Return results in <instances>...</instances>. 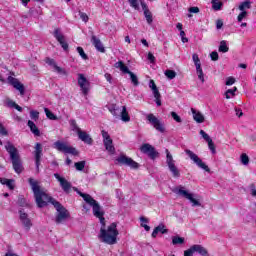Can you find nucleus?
Listing matches in <instances>:
<instances>
[{
	"mask_svg": "<svg viewBox=\"0 0 256 256\" xmlns=\"http://www.w3.org/2000/svg\"><path fill=\"white\" fill-rule=\"evenodd\" d=\"M157 107H161V93L153 94Z\"/></svg>",
	"mask_w": 256,
	"mask_h": 256,
	"instance_id": "nucleus-46",
	"label": "nucleus"
},
{
	"mask_svg": "<svg viewBox=\"0 0 256 256\" xmlns=\"http://www.w3.org/2000/svg\"><path fill=\"white\" fill-rule=\"evenodd\" d=\"M210 57H211L212 61H219V53H217L215 51L210 54Z\"/></svg>",
	"mask_w": 256,
	"mask_h": 256,
	"instance_id": "nucleus-52",
	"label": "nucleus"
},
{
	"mask_svg": "<svg viewBox=\"0 0 256 256\" xmlns=\"http://www.w3.org/2000/svg\"><path fill=\"white\" fill-rule=\"evenodd\" d=\"M0 135H7V130L3 127V124H0Z\"/></svg>",
	"mask_w": 256,
	"mask_h": 256,
	"instance_id": "nucleus-59",
	"label": "nucleus"
},
{
	"mask_svg": "<svg viewBox=\"0 0 256 256\" xmlns=\"http://www.w3.org/2000/svg\"><path fill=\"white\" fill-rule=\"evenodd\" d=\"M244 19H247V11H241V13L237 17L238 23H241Z\"/></svg>",
	"mask_w": 256,
	"mask_h": 256,
	"instance_id": "nucleus-43",
	"label": "nucleus"
},
{
	"mask_svg": "<svg viewBox=\"0 0 256 256\" xmlns=\"http://www.w3.org/2000/svg\"><path fill=\"white\" fill-rule=\"evenodd\" d=\"M164 75L167 77V79H175V77H177V72L174 70H166Z\"/></svg>",
	"mask_w": 256,
	"mask_h": 256,
	"instance_id": "nucleus-35",
	"label": "nucleus"
},
{
	"mask_svg": "<svg viewBox=\"0 0 256 256\" xmlns=\"http://www.w3.org/2000/svg\"><path fill=\"white\" fill-rule=\"evenodd\" d=\"M116 161L120 165H127L128 167H131V169H139V163L135 162L133 159L127 157L126 155L122 154L120 155Z\"/></svg>",
	"mask_w": 256,
	"mask_h": 256,
	"instance_id": "nucleus-15",
	"label": "nucleus"
},
{
	"mask_svg": "<svg viewBox=\"0 0 256 256\" xmlns=\"http://www.w3.org/2000/svg\"><path fill=\"white\" fill-rule=\"evenodd\" d=\"M166 163L173 177H176V178L181 177V172L179 171V168H177V166L175 165V160H173V155H171V152H169L168 149H166Z\"/></svg>",
	"mask_w": 256,
	"mask_h": 256,
	"instance_id": "nucleus-10",
	"label": "nucleus"
},
{
	"mask_svg": "<svg viewBox=\"0 0 256 256\" xmlns=\"http://www.w3.org/2000/svg\"><path fill=\"white\" fill-rule=\"evenodd\" d=\"M251 8V1L249 0H246L242 3H240L238 9L239 11H247V9H250Z\"/></svg>",
	"mask_w": 256,
	"mask_h": 256,
	"instance_id": "nucleus-30",
	"label": "nucleus"
},
{
	"mask_svg": "<svg viewBox=\"0 0 256 256\" xmlns=\"http://www.w3.org/2000/svg\"><path fill=\"white\" fill-rule=\"evenodd\" d=\"M223 7V2L220 0H212V8L214 11H221V8Z\"/></svg>",
	"mask_w": 256,
	"mask_h": 256,
	"instance_id": "nucleus-31",
	"label": "nucleus"
},
{
	"mask_svg": "<svg viewBox=\"0 0 256 256\" xmlns=\"http://www.w3.org/2000/svg\"><path fill=\"white\" fill-rule=\"evenodd\" d=\"M237 91V87H234L233 89H228L226 92H225V97L226 99H231L234 95H235V92Z\"/></svg>",
	"mask_w": 256,
	"mask_h": 256,
	"instance_id": "nucleus-38",
	"label": "nucleus"
},
{
	"mask_svg": "<svg viewBox=\"0 0 256 256\" xmlns=\"http://www.w3.org/2000/svg\"><path fill=\"white\" fill-rule=\"evenodd\" d=\"M78 193L80 197L83 198L84 201L87 202L88 205H90V207H92L94 217H97L100 220L101 225H105V217H103V215H105V212L103 211V209H101V206L99 205L97 200L93 199V197H91V195L89 194H84L81 192Z\"/></svg>",
	"mask_w": 256,
	"mask_h": 256,
	"instance_id": "nucleus-4",
	"label": "nucleus"
},
{
	"mask_svg": "<svg viewBox=\"0 0 256 256\" xmlns=\"http://www.w3.org/2000/svg\"><path fill=\"white\" fill-rule=\"evenodd\" d=\"M78 85L83 95L85 96L89 95V91H91V82L87 80L85 75L78 74Z\"/></svg>",
	"mask_w": 256,
	"mask_h": 256,
	"instance_id": "nucleus-13",
	"label": "nucleus"
},
{
	"mask_svg": "<svg viewBox=\"0 0 256 256\" xmlns=\"http://www.w3.org/2000/svg\"><path fill=\"white\" fill-rule=\"evenodd\" d=\"M173 193L178 195V197H182L183 199H187L192 203V207H201V202L195 198V194L191 193L189 190H186L185 186L179 185L173 188Z\"/></svg>",
	"mask_w": 256,
	"mask_h": 256,
	"instance_id": "nucleus-5",
	"label": "nucleus"
},
{
	"mask_svg": "<svg viewBox=\"0 0 256 256\" xmlns=\"http://www.w3.org/2000/svg\"><path fill=\"white\" fill-rule=\"evenodd\" d=\"M20 221L22 225L25 227L26 231H29L31 227H33V223L31 222V219H29V216L27 213H24L23 211H20Z\"/></svg>",
	"mask_w": 256,
	"mask_h": 256,
	"instance_id": "nucleus-21",
	"label": "nucleus"
},
{
	"mask_svg": "<svg viewBox=\"0 0 256 256\" xmlns=\"http://www.w3.org/2000/svg\"><path fill=\"white\" fill-rule=\"evenodd\" d=\"M148 60L151 61V63L155 62V56L153 55V53L151 52L148 53Z\"/></svg>",
	"mask_w": 256,
	"mask_h": 256,
	"instance_id": "nucleus-60",
	"label": "nucleus"
},
{
	"mask_svg": "<svg viewBox=\"0 0 256 256\" xmlns=\"http://www.w3.org/2000/svg\"><path fill=\"white\" fill-rule=\"evenodd\" d=\"M120 117H121V121H124V123H129L131 121V117L129 116V112H127L126 106L122 107Z\"/></svg>",
	"mask_w": 256,
	"mask_h": 256,
	"instance_id": "nucleus-27",
	"label": "nucleus"
},
{
	"mask_svg": "<svg viewBox=\"0 0 256 256\" xmlns=\"http://www.w3.org/2000/svg\"><path fill=\"white\" fill-rule=\"evenodd\" d=\"M78 135V139H80V141H83V143H86V145H93V138H91V136L83 130H80Z\"/></svg>",
	"mask_w": 256,
	"mask_h": 256,
	"instance_id": "nucleus-22",
	"label": "nucleus"
},
{
	"mask_svg": "<svg viewBox=\"0 0 256 256\" xmlns=\"http://www.w3.org/2000/svg\"><path fill=\"white\" fill-rule=\"evenodd\" d=\"M191 113L196 123H205V116H203L200 111H197L195 108H191Z\"/></svg>",
	"mask_w": 256,
	"mask_h": 256,
	"instance_id": "nucleus-25",
	"label": "nucleus"
},
{
	"mask_svg": "<svg viewBox=\"0 0 256 256\" xmlns=\"http://www.w3.org/2000/svg\"><path fill=\"white\" fill-rule=\"evenodd\" d=\"M101 133L106 151H108L110 155H115V146L113 145V139H111V135H109V132L105 130H102Z\"/></svg>",
	"mask_w": 256,
	"mask_h": 256,
	"instance_id": "nucleus-11",
	"label": "nucleus"
},
{
	"mask_svg": "<svg viewBox=\"0 0 256 256\" xmlns=\"http://www.w3.org/2000/svg\"><path fill=\"white\" fill-rule=\"evenodd\" d=\"M44 113L46 114V117L51 121H57V116L53 114V112H51L48 108H44Z\"/></svg>",
	"mask_w": 256,
	"mask_h": 256,
	"instance_id": "nucleus-33",
	"label": "nucleus"
},
{
	"mask_svg": "<svg viewBox=\"0 0 256 256\" xmlns=\"http://www.w3.org/2000/svg\"><path fill=\"white\" fill-rule=\"evenodd\" d=\"M207 143L210 151L215 155V153H217V151L215 150V143H213V140H210Z\"/></svg>",
	"mask_w": 256,
	"mask_h": 256,
	"instance_id": "nucleus-47",
	"label": "nucleus"
},
{
	"mask_svg": "<svg viewBox=\"0 0 256 256\" xmlns=\"http://www.w3.org/2000/svg\"><path fill=\"white\" fill-rule=\"evenodd\" d=\"M200 135L207 143L212 140L211 136H209V134H207L205 130H200Z\"/></svg>",
	"mask_w": 256,
	"mask_h": 256,
	"instance_id": "nucleus-40",
	"label": "nucleus"
},
{
	"mask_svg": "<svg viewBox=\"0 0 256 256\" xmlns=\"http://www.w3.org/2000/svg\"><path fill=\"white\" fill-rule=\"evenodd\" d=\"M251 196L252 197H256V189H255V187L251 188Z\"/></svg>",
	"mask_w": 256,
	"mask_h": 256,
	"instance_id": "nucleus-64",
	"label": "nucleus"
},
{
	"mask_svg": "<svg viewBox=\"0 0 256 256\" xmlns=\"http://www.w3.org/2000/svg\"><path fill=\"white\" fill-rule=\"evenodd\" d=\"M7 81L9 83V85H12V87H14V89H16L17 91H19L20 95L23 97L25 95V86L23 85V83H21L19 81V79L13 77V76H9L7 78Z\"/></svg>",
	"mask_w": 256,
	"mask_h": 256,
	"instance_id": "nucleus-16",
	"label": "nucleus"
},
{
	"mask_svg": "<svg viewBox=\"0 0 256 256\" xmlns=\"http://www.w3.org/2000/svg\"><path fill=\"white\" fill-rule=\"evenodd\" d=\"M159 233H162V235H165L167 233V229H165V225L160 224L158 225L152 232V237H157Z\"/></svg>",
	"mask_w": 256,
	"mask_h": 256,
	"instance_id": "nucleus-28",
	"label": "nucleus"
},
{
	"mask_svg": "<svg viewBox=\"0 0 256 256\" xmlns=\"http://www.w3.org/2000/svg\"><path fill=\"white\" fill-rule=\"evenodd\" d=\"M191 248L192 251H194V253H198V255L209 256V251H207V248L203 247L202 245L195 244L192 245Z\"/></svg>",
	"mask_w": 256,
	"mask_h": 256,
	"instance_id": "nucleus-24",
	"label": "nucleus"
},
{
	"mask_svg": "<svg viewBox=\"0 0 256 256\" xmlns=\"http://www.w3.org/2000/svg\"><path fill=\"white\" fill-rule=\"evenodd\" d=\"M114 67L116 69H120L122 73H127L128 75H130L131 83L134 85V87H137L139 85V78H137V75H135V73L129 70V67H127L125 63H123V61L116 62L114 64Z\"/></svg>",
	"mask_w": 256,
	"mask_h": 256,
	"instance_id": "nucleus-8",
	"label": "nucleus"
},
{
	"mask_svg": "<svg viewBox=\"0 0 256 256\" xmlns=\"http://www.w3.org/2000/svg\"><path fill=\"white\" fill-rule=\"evenodd\" d=\"M172 243L174 245H183V243H185V238L179 237V236H174V237H172Z\"/></svg>",
	"mask_w": 256,
	"mask_h": 256,
	"instance_id": "nucleus-34",
	"label": "nucleus"
},
{
	"mask_svg": "<svg viewBox=\"0 0 256 256\" xmlns=\"http://www.w3.org/2000/svg\"><path fill=\"white\" fill-rule=\"evenodd\" d=\"M34 149L36 171L37 173H39V165H41V157H43V146L41 145V143H36Z\"/></svg>",
	"mask_w": 256,
	"mask_h": 256,
	"instance_id": "nucleus-17",
	"label": "nucleus"
},
{
	"mask_svg": "<svg viewBox=\"0 0 256 256\" xmlns=\"http://www.w3.org/2000/svg\"><path fill=\"white\" fill-rule=\"evenodd\" d=\"M180 37L182 39V43H188L189 39H187V37H185V31H183V30L180 31Z\"/></svg>",
	"mask_w": 256,
	"mask_h": 256,
	"instance_id": "nucleus-53",
	"label": "nucleus"
},
{
	"mask_svg": "<svg viewBox=\"0 0 256 256\" xmlns=\"http://www.w3.org/2000/svg\"><path fill=\"white\" fill-rule=\"evenodd\" d=\"M30 118L34 121H37L39 119V111L37 110H31L30 111Z\"/></svg>",
	"mask_w": 256,
	"mask_h": 256,
	"instance_id": "nucleus-42",
	"label": "nucleus"
},
{
	"mask_svg": "<svg viewBox=\"0 0 256 256\" xmlns=\"http://www.w3.org/2000/svg\"><path fill=\"white\" fill-rule=\"evenodd\" d=\"M192 60H193L194 65L201 63V60L199 59V55H197V54L192 55Z\"/></svg>",
	"mask_w": 256,
	"mask_h": 256,
	"instance_id": "nucleus-51",
	"label": "nucleus"
},
{
	"mask_svg": "<svg viewBox=\"0 0 256 256\" xmlns=\"http://www.w3.org/2000/svg\"><path fill=\"white\" fill-rule=\"evenodd\" d=\"M54 177L60 183V187H62L64 193L71 192V182L67 181V179H65L64 177H61L59 173H55Z\"/></svg>",
	"mask_w": 256,
	"mask_h": 256,
	"instance_id": "nucleus-18",
	"label": "nucleus"
},
{
	"mask_svg": "<svg viewBox=\"0 0 256 256\" xmlns=\"http://www.w3.org/2000/svg\"><path fill=\"white\" fill-rule=\"evenodd\" d=\"M222 28H223V20H217L216 29H222Z\"/></svg>",
	"mask_w": 256,
	"mask_h": 256,
	"instance_id": "nucleus-58",
	"label": "nucleus"
},
{
	"mask_svg": "<svg viewBox=\"0 0 256 256\" xmlns=\"http://www.w3.org/2000/svg\"><path fill=\"white\" fill-rule=\"evenodd\" d=\"M171 117L176 121V123H181V117L175 112H171Z\"/></svg>",
	"mask_w": 256,
	"mask_h": 256,
	"instance_id": "nucleus-49",
	"label": "nucleus"
},
{
	"mask_svg": "<svg viewBox=\"0 0 256 256\" xmlns=\"http://www.w3.org/2000/svg\"><path fill=\"white\" fill-rule=\"evenodd\" d=\"M5 104L7 105V107H10V108H15V105H16V103L11 99H6Z\"/></svg>",
	"mask_w": 256,
	"mask_h": 256,
	"instance_id": "nucleus-50",
	"label": "nucleus"
},
{
	"mask_svg": "<svg viewBox=\"0 0 256 256\" xmlns=\"http://www.w3.org/2000/svg\"><path fill=\"white\" fill-rule=\"evenodd\" d=\"M189 13H199V7L194 6L188 9Z\"/></svg>",
	"mask_w": 256,
	"mask_h": 256,
	"instance_id": "nucleus-57",
	"label": "nucleus"
},
{
	"mask_svg": "<svg viewBox=\"0 0 256 256\" xmlns=\"http://www.w3.org/2000/svg\"><path fill=\"white\" fill-rule=\"evenodd\" d=\"M147 121L156 129V131H159L160 133H165V126L159 120L155 115L153 114H148L146 116Z\"/></svg>",
	"mask_w": 256,
	"mask_h": 256,
	"instance_id": "nucleus-14",
	"label": "nucleus"
},
{
	"mask_svg": "<svg viewBox=\"0 0 256 256\" xmlns=\"http://www.w3.org/2000/svg\"><path fill=\"white\" fill-rule=\"evenodd\" d=\"M80 19L84 22L87 23L89 21V16L85 12L79 11Z\"/></svg>",
	"mask_w": 256,
	"mask_h": 256,
	"instance_id": "nucleus-45",
	"label": "nucleus"
},
{
	"mask_svg": "<svg viewBox=\"0 0 256 256\" xmlns=\"http://www.w3.org/2000/svg\"><path fill=\"white\" fill-rule=\"evenodd\" d=\"M104 77H105L106 81H108V83H110V84L113 83V76H111V74L106 73L104 75Z\"/></svg>",
	"mask_w": 256,
	"mask_h": 256,
	"instance_id": "nucleus-56",
	"label": "nucleus"
},
{
	"mask_svg": "<svg viewBox=\"0 0 256 256\" xmlns=\"http://www.w3.org/2000/svg\"><path fill=\"white\" fill-rule=\"evenodd\" d=\"M77 52L79 53L80 57H82V59H88L87 54H85V50H83V47H77Z\"/></svg>",
	"mask_w": 256,
	"mask_h": 256,
	"instance_id": "nucleus-44",
	"label": "nucleus"
},
{
	"mask_svg": "<svg viewBox=\"0 0 256 256\" xmlns=\"http://www.w3.org/2000/svg\"><path fill=\"white\" fill-rule=\"evenodd\" d=\"M149 88L152 90L153 95H157V93H159V89L157 88V85L155 84L154 80L149 81Z\"/></svg>",
	"mask_w": 256,
	"mask_h": 256,
	"instance_id": "nucleus-36",
	"label": "nucleus"
},
{
	"mask_svg": "<svg viewBox=\"0 0 256 256\" xmlns=\"http://www.w3.org/2000/svg\"><path fill=\"white\" fill-rule=\"evenodd\" d=\"M53 147L54 149H57V151H61L62 153H66L68 155H79V151H77V149H75L72 146H69L65 142L56 141L53 144Z\"/></svg>",
	"mask_w": 256,
	"mask_h": 256,
	"instance_id": "nucleus-9",
	"label": "nucleus"
},
{
	"mask_svg": "<svg viewBox=\"0 0 256 256\" xmlns=\"http://www.w3.org/2000/svg\"><path fill=\"white\" fill-rule=\"evenodd\" d=\"M15 183L14 180H8V182H6V185L10 188L11 191H13V189H15Z\"/></svg>",
	"mask_w": 256,
	"mask_h": 256,
	"instance_id": "nucleus-55",
	"label": "nucleus"
},
{
	"mask_svg": "<svg viewBox=\"0 0 256 256\" xmlns=\"http://www.w3.org/2000/svg\"><path fill=\"white\" fill-rule=\"evenodd\" d=\"M128 3L132 9H135V11H140L141 8L139 7V0H128ZM140 5L142 7V11H144V17L148 25H151V23H153V14H151V11H149V7L145 1L140 0Z\"/></svg>",
	"mask_w": 256,
	"mask_h": 256,
	"instance_id": "nucleus-6",
	"label": "nucleus"
},
{
	"mask_svg": "<svg viewBox=\"0 0 256 256\" xmlns=\"http://www.w3.org/2000/svg\"><path fill=\"white\" fill-rule=\"evenodd\" d=\"M28 127H29L30 131L33 133V135H35L36 137L41 136V131H39V128H37V125H35L34 121L29 120Z\"/></svg>",
	"mask_w": 256,
	"mask_h": 256,
	"instance_id": "nucleus-26",
	"label": "nucleus"
},
{
	"mask_svg": "<svg viewBox=\"0 0 256 256\" xmlns=\"http://www.w3.org/2000/svg\"><path fill=\"white\" fill-rule=\"evenodd\" d=\"M196 73H197L198 79L201 81V83H205V74L203 73V70H199Z\"/></svg>",
	"mask_w": 256,
	"mask_h": 256,
	"instance_id": "nucleus-48",
	"label": "nucleus"
},
{
	"mask_svg": "<svg viewBox=\"0 0 256 256\" xmlns=\"http://www.w3.org/2000/svg\"><path fill=\"white\" fill-rule=\"evenodd\" d=\"M28 182L30 183V187L34 193V198L36 201V205L41 209L43 207H47L49 203L53 205L57 211L56 223H63L66 219H69V211L61 205L57 200L47 194L41 186L39 185V181L29 178Z\"/></svg>",
	"mask_w": 256,
	"mask_h": 256,
	"instance_id": "nucleus-1",
	"label": "nucleus"
},
{
	"mask_svg": "<svg viewBox=\"0 0 256 256\" xmlns=\"http://www.w3.org/2000/svg\"><path fill=\"white\" fill-rule=\"evenodd\" d=\"M240 161L242 165H249V156L246 153L241 154Z\"/></svg>",
	"mask_w": 256,
	"mask_h": 256,
	"instance_id": "nucleus-39",
	"label": "nucleus"
},
{
	"mask_svg": "<svg viewBox=\"0 0 256 256\" xmlns=\"http://www.w3.org/2000/svg\"><path fill=\"white\" fill-rule=\"evenodd\" d=\"M140 221H141V227H143L145 229V231L151 230V227H149V225L145 224V223H149V220L147 218L141 217Z\"/></svg>",
	"mask_w": 256,
	"mask_h": 256,
	"instance_id": "nucleus-37",
	"label": "nucleus"
},
{
	"mask_svg": "<svg viewBox=\"0 0 256 256\" xmlns=\"http://www.w3.org/2000/svg\"><path fill=\"white\" fill-rule=\"evenodd\" d=\"M45 63H47V65H49L51 68H53L54 71H56V73H59L60 75H67V71H65V69L57 66V63L55 62L54 59L46 58Z\"/></svg>",
	"mask_w": 256,
	"mask_h": 256,
	"instance_id": "nucleus-20",
	"label": "nucleus"
},
{
	"mask_svg": "<svg viewBox=\"0 0 256 256\" xmlns=\"http://www.w3.org/2000/svg\"><path fill=\"white\" fill-rule=\"evenodd\" d=\"M237 117H243V111L241 109H236Z\"/></svg>",
	"mask_w": 256,
	"mask_h": 256,
	"instance_id": "nucleus-61",
	"label": "nucleus"
},
{
	"mask_svg": "<svg viewBox=\"0 0 256 256\" xmlns=\"http://www.w3.org/2000/svg\"><path fill=\"white\" fill-rule=\"evenodd\" d=\"M54 37L60 43V45H61L62 49H64V51H67V49H69V44H67V42L65 41V36H63V34H61V30L55 29Z\"/></svg>",
	"mask_w": 256,
	"mask_h": 256,
	"instance_id": "nucleus-19",
	"label": "nucleus"
},
{
	"mask_svg": "<svg viewBox=\"0 0 256 256\" xmlns=\"http://www.w3.org/2000/svg\"><path fill=\"white\" fill-rule=\"evenodd\" d=\"M119 236V230H117V224L112 223L107 228L104 225L100 228V233L98 235V239L102 241V243H106L107 245H115L117 243V237Z\"/></svg>",
	"mask_w": 256,
	"mask_h": 256,
	"instance_id": "nucleus-2",
	"label": "nucleus"
},
{
	"mask_svg": "<svg viewBox=\"0 0 256 256\" xmlns=\"http://www.w3.org/2000/svg\"><path fill=\"white\" fill-rule=\"evenodd\" d=\"M8 180H9V179H7V178H0V183H1L2 185H7Z\"/></svg>",
	"mask_w": 256,
	"mask_h": 256,
	"instance_id": "nucleus-63",
	"label": "nucleus"
},
{
	"mask_svg": "<svg viewBox=\"0 0 256 256\" xmlns=\"http://www.w3.org/2000/svg\"><path fill=\"white\" fill-rule=\"evenodd\" d=\"M195 67H196V72L203 71V68H201V62H199L198 64H195Z\"/></svg>",
	"mask_w": 256,
	"mask_h": 256,
	"instance_id": "nucleus-62",
	"label": "nucleus"
},
{
	"mask_svg": "<svg viewBox=\"0 0 256 256\" xmlns=\"http://www.w3.org/2000/svg\"><path fill=\"white\" fill-rule=\"evenodd\" d=\"M186 155H188L189 159L199 167V169H203L207 173H211V169H209V166L197 154H195L193 151L186 149L185 150Z\"/></svg>",
	"mask_w": 256,
	"mask_h": 256,
	"instance_id": "nucleus-7",
	"label": "nucleus"
},
{
	"mask_svg": "<svg viewBox=\"0 0 256 256\" xmlns=\"http://www.w3.org/2000/svg\"><path fill=\"white\" fill-rule=\"evenodd\" d=\"M7 153L10 155L12 161L13 169L15 173L23 172V163L21 162V156L19 155V150L16 149L15 145L11 142H7L5 145Z\"/></svg>",
	"mask_w": 256,
	"mask_h": 256,
	"instance_id": "nucleus-3",
	"label": "nucleus"
},
{
	"mask_svg": "<svg viewBox=\"0 0 256 256\" xmlns=\"http://www.w3.org/2000/svg\"><path fill=\"white\" fill-rule=\"evenodd\" d=\"M218 50L220 53H227L229 51V46H227V42L225 40H222L220 42V46Z\"/></svg>",
	"mask_w": 256,
	"mask_h": 256,
	"instance_id": "nucleus-32",
	"label": "nucleus"
},
{
	"mask_svg": "<svg viewBox=\"0 0 256 256\" xmlns=\"http://www.w3.org/2000/svg\"><path fill=\"white\" fill-rule=\"evenodd\" d=\"M74 165L77 171H83L85 169V161L76 162Z\"/></svg>",
	"mask_w": 256,
	"mask_h": 256,
	"instance_id": "nucleus-41",
	"label": "nucleus"
},
{
	"mask_svg": "<svg viewBox=\"0 0 256 256\" xmlns=\"http://www.w3.org/2000/svg\"><path fill=\"white\" fill-rule=\"evenodd\" d=\"M69 125H70V128H71V131H74V133H77V135L79 134L80 131H82L79 128V125H77V121L75 119L69 120Z\"/></svg>",
	"mask_w": 256,
	"mask_h": 256,
	"instance_id": "nucleus-29",
	"label": "nucleus"
},
{
	"mask_svg": "<svg viewBox=\"0 0 256 256\" xmlns=\"http://www.w3.org/2000/svg\"><path fill=\"white\" fill-rule=\"evenodd\" d=\"M234 83H235V78L234 77H228L226 79V85L231 86V85H234Z\"/></svg>",
	"mask_w": 256,
	"mask_h": 256,
	"instance_id": "nucleus-54",
	"label": "nucleus"
},
{
	"mask_svg": "<svg viewBox=\"0 0 256 256\" xmlns=\"http://www.w3.org/2000/svg\"><path fill=\"white\" fill-rule=\"evenodd\" d=\"M141 153L147 155L150 159H157L159 157V152L155 150V147L149 143L142 144L140 147Z\"/></svg>",
	"mask_w": 256,
	"mask_h": 256,
	"instance_id": "nucleus-12",
	"label": "nucleus"
},
{
	"mask_svg": "<svg viewBox=\"0 0 256 256\" xmlns=\"http://www.w3.org/2000/svg\"><path fill=\"white\" fill-rule=\"evenodd\" d=\"M91 42L94 45L95 49H97V51H99L100 53H105V47L103 46L101 40L97 38V36L93 35L91 37Z\"/></svg>",
	"mask_w": 256,
	"mask_h": 256,
	"instance_id": "nucleus-23",
	"label": "nucleus"
}]
</instances>
